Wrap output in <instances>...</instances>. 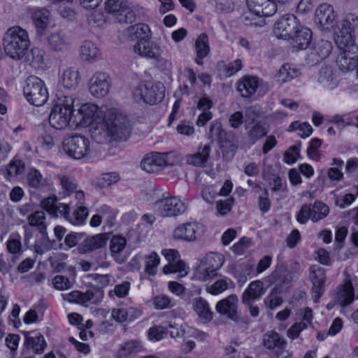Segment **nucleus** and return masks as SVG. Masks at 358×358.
Returning a JSON list of instances; mask_svg holds the SVG:
<instances>
[{"mask_svg":"<svg viewBox=\"0 0 358 358\" xmlns=\"http://www.w3.org/2000/svg\"><path fill=\"white\" fill-rule=\"evenodd\" d=\"M266 292L264 283L259 280L251 282L243 292L241 301L243 304H250L259 300Z\"/></svg>","mask_w":358,"mask_h":358,"instance_id":"nucleus-25","label":"nucleus"},{"mask_svg":"<svg viewBox=\"0 0 358 358\" xmlns=\"http://www.w3.org/2000/svg\"><path fill=\"white\" fill-rule=\"evenodd\" d=\"M105 113L96 104H82L78 110L79 123L83 127H91L103 120Z\"/></svg>","mask_w":358,"mask_h":358,"instance_id":"nucleus-13","label":"nucleus"},{"mask_svg":"<svg viewBox=\"0 0 358 358\" xmlns=\"http://www.w3.org/2000/svg\"><path fill=\"white\" fill-rule=\"evenodd\" d=\"M301 75L299 70L289 64H284L280 69L277 76L279 81L282 83L288 82L298 78Z\"/></svg>","mask_w":358,"mask_h":358,"instance_id":"nucleus-53","label":"nucleus"},{"mask_svg":"<svg viewBox=\"0 0 358 358\" xmlns=\"http://www.w3.org/2000/svg\"><path fill=\"white\" fill-rule=\"evenodd\" d=\"M200 262L205 264L208 269L210 268L213 272L217 273V271L223 266L224 259L223 255L221 254L211 252L201 259Z\"/></svg>","mask_w":358,"mask_h":358,"instance_id":"nucleus-43","label":"nucleus"},{"mask_svg":"<svg viewBox=\"0 0 358 358\" xmlns=\"http://www.w3.org/2000/svg\"><path fill=\"white\" fill-rule=\"evenodd\" d=\"M358 196V185H353L350 192L343 196H334L335 205L340 208H345L352 204Z\"/></svg>","mask_w":358,"mask_h":358,"instance_id":"nucleus-48","label":"nucleus"},{"mask_svg":"<svg viewBox=\"0 0 358 358\" xmlns=\"http://www.w3.org/2000/svg\"><path fill=\"white\" fill-rule=\"evenodd\" d=\"M195 50L196 53L195 62L199 65H202L203 58L207 57L210 52L208 37L206 34H201L196 38Z\"/></svg>","mask_w":358,"mask_h":358,"instance_id":"nucleus-40","label":"nucleus"},{"mask_svg":"<svg viewBox=\"0 0 358 358\" xmlns=\"http://www.w3.org/2000/svg\"><path fill=\"white\" fill-rule=\"evenodd\" d=\"M335 301L342 307L350 305L355 299L354 288L350 280H347L343 285L336 289Z\"/></svg>","mask_w":358,"mask_h":358,"instance_id":"nucleus-26","label":"nucleus"},{"mask_svg":"<svg viewBox=\"0 0 358 358\" xmlns=\"http://www.w3.org/2000/svg\"><path fill=\"white\" fill-rule=\"evenodd\" d=\"M106 234H98L87 238L83 243L84 251L89 252L103 248L106 245Z\"/></svg>","mask_w":358,"mask_h":358,"instance_id":"nucleus-50","label":"nucleus"},{"mask_svg":"<svg viewBox=\"0 0 358 358\" xmlns=\"http://www.w3.org/2000/svg\"><path fill=\"white\" fill-rule=\"evenodd\" d=\"M224 136V130L220 122L214 121L210 124L209 130V138L213 140L220 141Z\"/></svg>","mask_w":358,"mask_h":358,"instance_id":"nucleus-63","label":"nucleus"},{"mask_svg":"<svg viewBox=\"0 0 358 358\" xmlns=\"http://www.w3.org/2000/svg\"><path fill=\"white\" fill-rule=\"evenodd\" d=\"M6 249L10 254L15 255L16 259L22 253L21 236L17 233H12L6 242Z\"/></svg>","mask_w":358,"mask_h":358,"instance_id":"nucleus-51","label":"nucleus"},{"mask_svg":"<svg viewBox=\"0 0 358 358\" xmlns=\"http://www.w3.org/2000/svg\"><path fill=\"white\" fill-rule=\"evenodd\" d=\"M338 68L344 71L354 70L358 64V50L357 53L341 52L336 59Z\"/></svg>","mask_w":358,"mask_h":358,"instance_id":"nucleus-36","label":"nucleus"},{"mask_svg":"<svg viewBox=\"0 0 358 358\" xmlns=\"http://www.w3.org/2000/svg\"><path fill=\"white\" fill-rule=\"evenodd\" d=\"M315 22L322 30L332 29L336 25V15L333 8L329 4H321L316 9Z\"/></svg>","mask_w":358,"mask_h":358,"instance_id":"nucleus-18","label":"nucleus"},{"mask_svg":"<svg viewBox=\"0 0 358 358\" xmlns=\"http://www.w3.org/2000/svg\"><path fill=\"white\" fill-rule=\"evenodd\" d=\"M192 306L199 317L204 322H208L213 318V313L210 310L208 303L201 297L193 300Z\"/></svg>","mask_w":358,"mask_h":358,"instance_id":"nucleus-38","label":"nucleus"},{"mask_svg":"<svg viewBox=\"0 0 358 358\" xmlns=\"http://www.w3.org/2000/svg\"><path fill=\"white\" fill-rule=\"evenodd\" d=\"M288 271L284 264L278 265L276 268L264 280L268 285H276V286H282L288 284L290 280L287 278Z\"/></svg>","mask_w":358,"mask_h":358,"instance_id":"nucleus-39","label":"nucleus"},{"mask_svg":"<svg viewBox=\"0 0 358 358\" xmlns=\"http://www.w3.org/2000/svg\"><path fill=\"white\" fill-rule=\"evenodd\" d=\"M159 262V257L155 252L146 255L145 257V272L150 275H155L157 273Z\"/></svg>","mask_w":358,"mask_h":358,"instance_id":"nucleus-56","label":"nucleus"},{"mask_svg":"<svg viewBox=\"0 0 358 358\" xmlns=\"http://www.w3.org/2000/svg\"><path fill=\"white\" fill-rule=\"evenodd\" d=\"M127 246L126 238L120 235L113 236L110 240L109 250L111 257L118 264L124 263L127 259L125 251Z\"/></svg>","mask_w":358,"mask_h":358,"instance_id":"nucleus-22","label":"nucleus"},{"mask_svg":"<svg viewBox=\"0 0 358 358\" xmlns=\"http://www.w3.org/2000/svg\"><path fill=\"white\" fill-rule=\"evenodd\" d=\"M71 44L69 37L62 30L52 32L47 38L48 48L53 52H64Z\"/></svg>","mask_w":358,"mask_h":358,"instance_id":"nucleus-23","label":"nucleus"},{"mask_svg":"<svg viewBox=\"0 0 358 358\" xmlns=\"http://www.w3.org/2000/svg\"><path fill=\"white\" fill-rule=\"evenodd\" d=\"M32 59L30 62L31 65L38 69H44L46 67V59L45 52L43 50L34 48L31 50Z\"/></svg>","mask_w":358,"mask_h":358,"instance_id":"nucleus-59","label":"nucleus"},{"mask_svg":"<svg viewBox=\"0 0 358 358\" xmlns=\"http://www.w3.org/2000/svg\"><path fill=\"white\" fill-rule=\"evenodd\" d=\"M55 244V241L50 240L46 231L40 233V235L36 237L34 245V251L38 255H43L51 250L54 248Z\"/></svg>","mask_w":358,"mask_h":358,"instance_id":"nucleus-42","label":"nucleus"},{"mask_svg":"<svg viewBox=\"0 0 358 358\" xmlns=\"http://www.w3.org/2000/svg\"><path fill=\"white\" fill-rule=\"evenodd\" d=\"M162 254L169 262V264L163 268L164 273L168 274L185 272V275L187 274V271H185V264L183 262L179 259L180 256L178 250L175 249H165L162 250Z\"/></svg>","mask_w":358,"mask_h":358,"instance_id":"nucleus-21","label":"nucleus"},{"mask_svg":"<svg viewBox=\"0 0 358 358\" xmlns=\"http://www.w3.org/2000/svg\"><path fill=\"white\" fill-rule=\"evenodd\" d=\"M137 309L134 307L129 308H113L111 312V317L113 320L118 322H124L127 321L129 317H131V314L134 313Z\"/></svg>","mask_w":358,"mask_h":358,"instance_id":"nucleus-57","label":"nucleus"},{"mask_svg":"<svg viewBox=\"0 0 358 358\" xmlns=\"http://www.w3.org/2000/svg\"><path fill=\"white\" fill-rule=\"evenodd\" d=\"M52 285L56 289L66 290L73 287V281L64 275H57L52 279Z\"/></svg>","mask_w":358,"mask_h":358,"instance_id":"nucleus-60","label":"nucleus"},{"mask_svg":"<svg viewBox=\"0 0 358 358\" xmlns=\"http://www.w3.org/2000/svg\"><path fill=\"white\" fill-rule=\"evenodd\" d=\"M215 310L220 315L225 316L233 321L239 320L238 298L232 294L219 301L215 306Z\"/></svg>","mask_w":358,"mask_h":358,"instance_id":"nucleus-17","label":"nucleus"},{"mask_svg":"<svg viewBox=\"0 0 358 358\" xmlns=\"http://www.w3.org/2000/svg\"><path fill=\"white\" fill-rule=\"evenodd\" d=\"M234 287L233 281L225 277L217 280L213 285L208 286L206 289V292L212 295H218L229 288Z\"/></svg>","mask_w":358,"mask_h":358,"instance_id":"nucleus-47","label":"nucleus"},{"mask_svg":"<svg viewBox=\"0 0 358 358\" xmlns=\"http://www.w3.org/2000/svg\"><path fill=\"white\" fill-rule=\"evenodd\" d=\"M99 53L96 45L92 41H85L80 48V55L83 60L92 61L95 59Z\"/></svg>","mask_w":358,"mask_h":358,"instance_id":"nucleus-49","label":"nucleus"},{"mask_svg":"<svg viewBox=\"0 0 358 358\" xmlns=\"http://www.w3.org/2000/svg\"><path fill=\"white\" fill-rule=\"evenodd\" d=\"M211 147L210 145L200 146L194 154L187 155L185 160L188 164L194 166H204L209 159Z\"/></svg>","mask_w":358,"mask_h":358,"instance_id":"nucleus-35","label":"nucleus"},{"mask_svg":"<svg viewBox=\"0 0 358 358\" xmlns=\"http://www.w3.org/2000/svg\"><path fill=\"white\" fill-rule=\"evenodd\" d=\"M141 168L148 173H155L164 167L163 157L160 152L147 155L141 162Z\"/></svg>","mask_w":358,"mask_h":358,"instance_id":"nucleus-34","label":"nucleus"},{"mask_svg":"<svg viewBox=\"0 0 358 358\" xmlns=\"http://www.w3.org/2000/svg\"><path fill=\"white\" fill-rule=\"evenodd\" d=\"M142 345L136 341H129L120 345L117 352V358H128L141 350Z\"/></svg>","mask_w":358,"mask_h":358,"instance_id":"nucleus-44","label":"nucleus"},{"mask_svg":"<svg viewBox=\"0 0 358 358\" xmlns=\"http://www.w3.org/2000/svg\"><path fill=\"white\" fill-rule=\"evenodd\" d=\"M23 92L27 101L37 107L44 105L49 96L44 82L36 76H30L27 79Z\"/></svg>","mask_w":358,"mask_h":358,"instance_id":"nucleus-6","label":"nucleus"},{"mask_svg":"<svg viewBox=\"0 0 358 358\" xmlns=\"http://www.w3.org/2000/svg\"><path fill=\"white\" fill-rule=\"evenodd\" d=\"M2 41L6 55L14 60L23 58L30 45L28 32L20 26L8 29Z\"/></svg>","mask_w":358,"mask_h":358,"instance_id":"nucleus-2","label":"nucleus"},{"mask_svg":"<svg viewBox=\"0 0 358 358\" xmlns=\"http://www.w3.org/2000/svg\"><path fill=\"white\" fill-rule=\"evenodd\" d=\"M29 225L37 227L39 233L45 232V215L43 211L36 210L28 216Z\"/></svg>","mask_w":358,"mask_h":358,"instance_id":"nucleus-54","label":"nucleus"},{"mask_svg":"<svg viewBox=\"0 0 358 358\" xmlns=\"http://www.w3.org/2000/svg\"><path fill=\"white\" fill-rule=\"evenodd\" d=\"M41 208L52 217L65 218L73 225H82L89 215L88 209L83 206L77 208L71 214L69 206L60 203L56 196H48L41 201Z\"/></svg>","mask_w":358,"mask_h":358,"instance_id":"nucleus-1","label":"nucleus"},{"mask_svg":"<svg viewBox=\"0 0 358 358\" xmlns=\"http://www.w3.org/2000/svg\"><path fill=\"white\" fill-rule=\"evenodd\" d=\"M56 178L59 182L63 190L68 193H72L77 188V183L75 179L64 173H59L56 176Z\"/></svg>","mask_w":358,"mask_h":358,"instance_id":"nucleus-58","label":"nucleus"},{"mask_svg":"<svg viewBox=\"0 0 358 358\" xmlns=\"http://www.w3.org/2000/svg\"><path fill=\"white\" fill-rule=\"evenodd\" d=\"M130 289V283L124 281L121 284L117 285L113 289H111L108 292V295L110 297L115 296L118 298H123L128 295Z\"/></svg>","mask_w":358,"mask_h":358,"instance_id":"nucleus-62","label":"nucleus"},{"mask_svg":"<svg viewBox=\"0 0 358 358\" xmlns=\"http://www.w3.org/2000/svg\"><path fill=\"white\" fill-rule=\"evenodd\" d=\"M80 81V74L77 69L69 68L62 73V83L66 89H74Z\"/></svg>","mask_w":358,"mask_h":358,"instance_id":"nucleus-45","label":"nucleus"},{"mask_svg":"<svg viewBox=\"0 0 358 358\" xmlns=\"http://www.w3.org/2000/svg\"><path fill=\"white\" fill-rule=\"evenodd\" d=\"M282 301V296L276 292V288H274L264 299V303L271 309L280 306Z\"/></svg>","mask_w":358,"mask_h":358,"instance_id":"nucleus-61","label":"nucleus"},{"mask_svg":"<svg viewBox=\"0 0 358 358\" xmlns=\"http://www.w3.org/2000/svg\"><path fill=\"white\" fill-rule=\"evenodd\" d=\"M309 278L313 284L312 293L314 301H317L322 296L327 276L325 270L317 265H313L309 268Z\"/></svg>","mask_w":358,"mask_h":358,"instance_id":"nucleus-19","label":"nucleus"},{"mask_svg":"<svg viewBox=\"0 0 358 358\" xmlns=\"http://www.w3.org/2000/svg\"><path fill=\"white\" fill-rule=\"evenodd\" d=\"M259 86V78L256 76H244L237 83V90L241 96L249 98L253 95Z\"/></svg>","mask_w":358,"mask_h":358,"instance_id":"nucleus-33","label":"nucleus"},{"mask_svg":"<svg viewBox=\"0 0 358 358\" xmlns=\"http://www.w3.org/2000/svg\"><path fill=\"white\" fill-rule=\"evenodd\" d=\"M217 275V273L213 272L211 269L205 266L203 263L199 261L194 268L192 279L199 280L201 282H206L209 280Z\"/></svg>","mask_w":358,"mask_h":358,"instance_id":"nucleus-52","label":"nucleus"},{"mask_svg":"<svg viewBox=\"0 0 358 358\" xmlns=\"http://www.w3.org/2000/svg\"><path fill=\"white\" fill-rule=\"evenodd\" d=\"M335 43L341 52L357 53L358 46L356 45L352 34L347 29H342L335 38Z\"/></svg>","mask_w":358,"mask_h":358,"instance_id":"nucleus-27","label":"nucleus"},{"mask_svg":"<svg viewBox=\"0 0 358 358\" xmlns=\"http://www.w3.org/2000/svg\"><path fill=\"white\" fill-rule=\"evenodd\" d=\"M43 336L39 333H27L25 335V345L35 354H42L46 347Z\"/></svg>","mask_w":358,"mask_h":358,"instance_id":"nucleus-37","label":"nucleus"},{"mask_svg":"<svg viewBox=\"0 0 358 358\" xmlns=\"http://www.w3.org/2000/svg\"><path fill=\"white\" fill-rule=\"evenodd\" d=\"M153 306L157 310L169 309L176 306V301L165 294H158L152 299Z\"/></svg>","mask_w":358,"mask_h":358,"instance_id":"nucleus-55","label":"nucleus"},{"mask_svg":"<svg viewBox=\"0 0 358 358\" xmlns=\"http://www.w3.org/2000/svg\"><path fill=\"white\" fill-rule=\"evenodd\" d=\"M63 152L73 160H88L94 148L91 140L81 134H73L64 138L62 143Z\"/></svg>","mask_w":358,"mask_h":358,"instance_id":"nucleus-3","label":"nucleus"},{"mask_svg":"<svg viewBox=\"0 0 358 358\" xmlns=\"http://www.w3.org/2000/svg\"><path fill=\"white\" fill-rule=\"evenodd\" d=\"M245 130L247 137L252 144L266 136L268 132L263 122L254 120L245 124Z\"/></svg>","mask_w":358,"mask_h":358,"instance_id":"nucleus-30","label":"nucleus"},{"mask_svg":"<svg viewBox=\"0 0 358 358\" xmlns=\"http://www.w3.org/2000/svg\"><path fill=\"white\" fill-rule=\"evenodd\" d=\"M263 345L269 350H275L279 356L287 345V341L275 331H270L263 336Z\"/></svg>","mask_w":358,"mask_h":358,"instance_id":"nucleus-28","label":"nucleus"},{"mask_svg":"<svg viewBox=\"0 0 358 358\" xmlns=\"http://www.w3.org/2000/svg\"><path fill=\"white\" fill-rule=\"evenodd\" d=\"M74 99L70 96L58 97L49 115L50 125L56 129L66 128L73 113Z\"/></svg>","mask_w":358,"mask_h":358,"instance_id":"nucleus-4","label":"nucleus"},{"mask_svg":"<svg viewBox=\"0 0 358 358\" xmlns=\"http://www.w3.org/2000/svg\"><path fill=\"white\" fill-rule=\"evenodd\" d=\"M27 184L30 187L41 189L48 185V180L43 178L39 171L35 169L29 170L27 176Z\"/></svg>","mask_w":358,"mask_h":358,"instance_id":"nucleus-46","label":"nucleus"},{"mask_svg":"<svg viewBox=\"0 0 358 358\" xmlns=\"http://www.w3.org/2000/svg\"><path fill=\"white\" fill-rule=\"evenodd\" d=\"M134 51L142 57L155 62L160 61L163 52L159 45L145 38L140 39L134 45Z\"/></svg>","mask_w":358,"mask_h":358,"instance_id":"nucleus-16","label":"nucleus"},{"mask_svg":"<svg viewBox=\"0 0 358 358\" xmlns=\"http://www.w3.org/2000/svg\"><path fill=\"white\" fill-rule=\"evenodd\" d=\"M154 209L162 217H177L186 212L187 204L178 196H168L156 201Z\"/></svg>","mask_w":358,"mask_h":358,"instance_id":"nucleus-8","label":"nucleus"},{"mask_svg":"<svg viewBox=\"0 0 358 358\" xmlns=\"http://www.w3.org/2000/svg\"><path fill=\"white\" fill-rule=\"evenodd\" d=\"M329 213L327 205L316 201L314 203L303 204L296 215V220L301 224H306L308 220L317 222L325 218Z\"/></svg>","mask_w":358,"mask_h":358,"instance_id":"nucleus-9","label":"nucleus"},{"mask_svg":"<svg viewBox=\"0 0 358 358\" xmlns=\"http://www.w3.org/2000/svg\"><path fill=\"white\" fill-rule=\"evenodd\" d=\"M33 22L39 35H43L50 24V11L45 8H31L28 9Z\"/></svg>","mask_w":358,"mask_h":358,"instance_id":"nucleus-24","label":"nucleus"},{"mask_svg":"<svg viewBox=\"0 0 358 358\" xmlns=\"http://www.w3.org/2000/svg\"><path fill=\"white\" fill-rule=\"evenodd\" d=\"M299 22L292 14H286L279 18L273 26V33L278 38L289 40Z\"/></svg>","mask_w":358,"mask_h":358,"instance_id":"nucleus-15","label":"nucleus"},{"mask_svg":"<svg viewBox=\"0 0 358 358\" xmlns=\"http://www.w3.org/2000/svg\"><path fill=\"white\" fill-rule=\"evenodd\" d=\"M250 10L259 17H268L277 11L276 3L273 0H247Z\"/></svg>","mask_w":358,"mask_h":358,"instance_id":"nucleus-20","label":"nucleus"},{"mask_svg":"<svg viewBox=\"0 0 358 358\" xmlns=\"http://www.w3.org/2000/svg\"><path fill=\"white\" fill-rule=\"evenodd\" d=\"M104 117L110 133V138L114 140H126L130 134L131 127L126 115L117 108H109Z\"/></svg>","mask_w":358,"mask_h":358,"instance_id":"nucleus-5","label":"nucleus"},{"mask_svg":"<svg viewBox=\"0 0 358 358\" xmlns=\"http://www.w3.org/2000/svg\"><path fill=\"white\" fill-rule=\"evenodd\" d=\"M111 79L108 74L104 72H96L89 80L88 88L92 96L102 98L106 96L110 90Z\"/></svg>","mask_w":358,"mask_h":358,"instance_id":"nucleus-14","label":"nucleus"},{"mask_svg":"<svg viewBox=\"0 0 358 358\" xmlns=\"http://www.w3.org/2000/svg\"><path fill=\"white\" fill-rule=\"evenodd\" d=\"M204 227L197 222H188L178 225L173 231L172 236L175 241L194 242L204 233Z\"/></svg>","mask_w":358,"mask_h":358,"instance_id":"nucleus-11","label":"nucleus"},{"mask_svg":"<svg viewBox=\"0 0 358 358\" xmlns=\"http://www.w3.org/2000/svg\"><path fill=\"white\" fill-rule=\"evenodd\" d=\"M90 132L92 137L99 143L108 141V138L110 137V133L105 118L100 122L91 126Z\"/></svg>","mask_w":358,"mask_h":358,"instance_id":"nucleus-41","label":"nucleus"},{"mask_svg":"<svg viewBox=\"0 0 358 358\" xmlns=\"http://www.w3.org/2000/svg\"><path fill=\"white\" fill-rule=\"evenodd\" d=\"M103 296V290L96 287L85 292L75 290L62 295L64 300L83 306H87L88 303L97 305L102 301Z\"/></svg>","mask_w":358,"mask_h":358,"instance_id":"nucleus-12","label":"nucleus"},{"mask_svg":"<svg viewBox=\"0 0 358 358\" xmlns=\"http://www.w3.org/2000/svg\"><path fill=\"white\" fill-rule=\"evenodd\" d=\"M105 10L120 22L132 23L136 20V13L127 0H106Z\"/></svg>","mask_w":358,"mask_h":358,"instance_id":"nucleus-10","label":"nucleus"},{"mask_svg":"<svg viewBox=\"0 0 358 358\" xmlns=\"http://www.w3.org/2000/svg\"><path fill=\"white\" fill-rule=\"evenodd\" d=\"M332 48L333 46L330 41L321 39L315 43L311 50L309 55L310 59L315 63L323 60L329 57L331 52Z\"/></svg>","mask_w":358,"mask_h":358,"instance_id":"nucleus-32","label":"nucleus"},{"mask_svg":"<svg viewBox=\"0 0 358 358\" xmlns=\"http://www.w3.org/2000/svg\"><path fill=\"white\" fill-rule=\"evenodd\" d=\"M164 92L165 87L162 83L148 82L135 88L133 94L136 101L154 105L161 102Z\"/></svg>","mask_w":358,"mask_h":358,"instance_id":"nucleus-7","label":"nucleus"},{"mask_svg":"<svg viewBox=\"0 0 358 358\" xmlns=\"http://www.w3.org/2000/svg\"><path fill=\"white\" fill-rule=\"evenodd\" d=\"M317 83L326 90H333L338 85V81L333 73L331 68L322 67L317 75Z\"/></svg>","mask_w":358,"mask_h":358,"instance_id":"nucleus-31","label":"nucleus"},{"mask_svg":"<svg viewBox=\"0 0 358 358\" xmlns=\"http://www.w3.org/2000/svg\"><path fill=\"white\" fill-rule=\"evenodd\" d=\"M289 39L292 41L293 45L297 49H306L311 42V30L299 24Z\"/></svg>","mask_w":358,"mask_h":358,"instance_id":"nucleus-29","label":"nucleus"},{"mask_svg":"<svg viewBox=\"0 0 358 358\" xmlns=\"http://www.w3.org/2000/svg\"><path fill=\"white\" fill-rule=\"evenodd\" d=\"M299 156V148L294 145L290 147L284 154V162L288 164H294Z\"/></svg>","mask_w":358,"mask_h":358,"instance_id":"nucleus-64","label":"nucleus"}]
</instances>
